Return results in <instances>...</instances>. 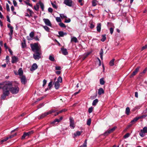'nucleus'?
Returning a JSON list of instances; mask_svg holds the SVG:
<instances>
[{"label": "nucleus", "instance_id": "bf43d9fd", "mask_svg": "<svg viewBox=\"0 0 147 147\" xmlns=\"http://www.w3.org/2000/svg\"><path fill=\"white\" fill-rule=\"evenodd\" d=\"M110 31L111 34H112L113 32V28L111 27L110 28Z\"/></svg>", "mask_w": 147, "mask_h": 147}, {"label": "nucleus", "instance_id": "f8f14e48", "mask_svg": "<svg viewBox=\"0 0 147 147\" xmlns=\"http://www.w3.org/2000/svg\"><path fill=\"white\" fill-rule=\"evenodd\" d=\"M20 79L22 83L23 84H25L27 82V80L25 76H21L20 77Z\"/></svg>", "mask_w": 147, "mask_h": 147}, {"label": "nucleus", "instance_id": "0eeeda50", "mask_svg": "<svg viewBox=\"0 0 147 147\" xmlns=\"http://www.w3.org/2000/svg\"><path fill=\"white\" fill-rule=\"evenodd\" d=\"M33 131H30L28 132L24 133L23 135L22 136L21 139L22 140H24L25 139L26 137H29L31 134H33Z\"/></svg>", "mask_w": 147, "mask_h": 147}, {"label": "nucleus", "instance_id": "dca6fc26", "mask_svg": "<svg viewBox=\"0 0 147 147\" xmlns=\"http://www.w3.org/2000/svg\"><path fill=\"white\" fill-rule=\"evenodd\" d=\"M62 51V53L64 55H68V53L66 49L63 48H61V49Z\"/></svg>", "mask_w": 147, "mask_h": 147}, {"label": "nucleus", "instance_id": "7c9ffc66", "mask_svg": "<svg viewBox=\"0 0 147 147\" xmlns=\"http://www.w3.org/2000/svg\"><path fill=\"white\" fill-rule=\"evenodd\" d=\"M39 4L40 5L42 11H43L44 10V6L43 3L41 2V1H40L39 2Z\"/></svg>", "mask_w": 147, "mask_h": 147}, {"label": "nucleus", "instance_id": "423d86ee", "mask_svg": "<svg viewBox=\"0 0 147 147\" xmlns=\"http://www.w3.org/2000/svg\"><path fill=\"white\" fill-rule=\"evenodd\" d=\"M63 3L70 7H73L74 3L72 0H64Z\"/></svg>", "mask_w": 147, "mask_h": 147}, {"label": "nucleus", "instance_id": "680f3d73", "mask_svg": "<svg viewBox=\"0 0 147 147\" xmlns=\"http://www.w3.org/2000/svg\"><path fill=\"white\" fill-rule=\"evenodd\" d=\"M53 9L51 7H49L48 9V11L50 13H52L53 12Z\"/></svg>", "mask_w": 147, "mask_h": 147}, {"label": "nucleus", "instance_id": "f3484780", "mask_svg": "<svg viewBox=\"0 0 147 147\" xmlns=\"http://www.w3.org/2000/svg\"><path fill=\"white\" fill-rule=\"evenodd\" d=\"M63 119V117H61L59 119H56L54 121L51 123V124H55L56 122H60Z\"/></svg>", "mask_w": 147, "mask_h": 147}, {"label": "nucleus", "instance_id": "72a5a7b5", "mask_svg": "<svg viewBox=\"0 0 147 147\" xmlns=\"http://www.w3.org/2000/svg\"><path fill=\"white\" fill-rule=\"evenodd\" d=\"M130 109L129 107H127L125 109V113L127 115H129Z\"/></svg>", "mask_w": 147, "mask_h": 147}, {"label": "nucleus", "instance_id": "8fccbe9b", "mask_svg": "<svg viewBox=\"0 0 147 147\" xmlns=\"http://www.w3.org/2000/svg\"><path fill=\"white\" fill-rule=\"evenodd\" d=\"M91 123V119H88L87 121V124L88 125H90Z\"/></svg>", "mask_w": 147, "mask_h": 147}, {"label": "nucleus", "instance_id": "774afa93", "mask_svg": "<svg viewBox=\"0 0 147 147\" xmlns=\"http://www.w3.org/2000/svg\"><path fill=\"white\" fill-rule=\"evenodd\" d=\"M8 51H9V52L10 53V54L11 55H13V52H12V51L11 50L10 48H9L8 49Z\"/></svg>", "mask_w": 147, "mask_h": 147}, {"label": "nucleus", "instance_id": "4d7b16f0", "mask_svg": "<svg viewBox=\"0 0 147 147\" xmlns=\"http://www.w3.org/2000/svg\"><path fill=\"white\" fill-rule=\"evenodd\" d=\"M47 82V81L45 80L44 79L43 81V85L42 86L44 87L46 84Z\"/></svg>", "mask_w": 147, "mask_h": 147}, {"label": "nucleus", "instance_id": "58836bf2", "mask_svg": "<svg viewBox=\"0 0 147 147\" xmlns=\"http://www.w3.org/2000/svg\"><path fill=\"white\" fill-rule=\"evenodd\" d=\"M81 133L82 132L79 131H77L76 132V133L74 134V135L76 136H79L81 135Z\"/></svg>", "mask_w": 147, "mask_h": 147}, {"label": "nucleus", "instance_id": "ddd939ff", "mask_svg": "<svg viewBox=\"0 0 147 147\" xmlns=\"http://www.w3.org/2000/svg\"><path fill=\"white\" fill-rule=\"evenodd\" d=\"M14 136L13 135H11L9 137H7L5 138L1 141V144L3 143L4 142H5L9 139L12 138Z\"/></svg>", "mask_w": 147, "mask_h": 147}, {"label": "nucleus", "instance_id": "e433bc0d", "mask_svg": "<svg viewBox=\"0 0 147 147\" xmlns=\"http://www.w3.org/2000/svg\"><path fill=\"white\" fill-rule=\"evenodd\" d=\"M87 139H86L83 145L81 146L80 147H87Z\"/></svg>", "mask_w": 147, "mask_h": 147}, {"label": "nucleus", "instance_id": "49530a36", "mask_svg": "<svg viewBox=\"0 0 147 147\" xmlns=\"http://www.w3.org/2000/svg\"><path fill=\"white\" fill-rule=\"evenodd\" d=\"M130 135V134L129 133L126 134L123 137L125 138H126L129 137Z\"/></svg>", "mask_w": 147, "mask_h": 147}, {"label": "nucleus", "instance_id": "4c0bfd02", "mask_svg": "<svg viewBox=\"0 0 147 147\" xmlns=\"http://www.w3.org/2000/svg\"><path fill=\"white\" fill-rule=\"evenodd\" d=\"M13 27H11V29H10V33H9V34L11 37L12 36V35L13 34Z\"/></svg>", "mask_w": 147, "mask_h": 147}, {"label": "nucleus", "instance_id": "6e6552de", "mask_svg": "<svg viewBox=\"0 0 147 147\" xmlns=\"http://www.w3.org/2000/svg\"><path fill=\"white\" fill-rule=\"evenodd\" d=\"M70 125L69 126L72 129H74L75 127L74 120L72 117H70L69 118Z\"/></svg>", "mask_w": 147, "mask_h": 147}, {"label": "nucleus", "instance_id": "de8ad7c7", "mask_svg": "<svg viewBox=\"0 0 147 147\" xmlns=\"http://www.w3.org/2000/svg\"><path fill=\"white\" fill-rule=\"evenodd\" d=\"M6 63L7 64H8L9 62V57L8 56H7L6 57Z\"/></svg>", "mask_w": 147, "mask_h": 147}, {"label": "nucleus", "instance_id": "39448f33", "mask_svg": "<svg viewBox=\"0 0 147 147\" xmlns=\"http://www.w3.org/2000/svg\"><path fill=\"white\" fill-rule=\"evenodd\" d=\"M147 133V127H145L143 129H141L139 133L140 136L142 137H144L145 135V133Z\"/></svg>", "mask_w": 147, "mask_h": 147}, {"label": "nucleus", "instance_id": "ea45409f", "mask_svg": "<svg viewBox=\"0 0 147 147\" xmlns=\"http://www.w3.org/2000/svg\"><path fill=\"white\" fill-rule=\"evenodd\" d=\"M106 39V35L104 34L102 35V38L101 39V40L102 42H104Z\"/></svg>", "mask_w": 147, "mask_h": 147}, {"label": "nucleus", "instance_id": "1a4fd4ad", "mask_svg": "<svg viewBox=\"0 0 147 147\" xmlns=\"http://www.w3.org/2000/svg\"><path fill=\"white\" fill-rule=\"evenodd\" d=\"M117 128L116 127H114L112 128L107 130L104 134L105 136H107L110 133L113 132Z\"/></svg>", "mask_w": 147, "mask_h": 147}, {"label": "nucleus", "instance_id": "f704fd0d", "mask_svg": "<svg viewBox=\"0 0 147 147\" xmlns=\"http://www.w3.org/2000/svg\"><path fill=\"white\" fill-rule=\"evenodd\" d=\"M139 119V118L138 117H135L133 120L131 121V123H134L135 122L137 121Z\"/></svg>", "mask_w": 147, "mask_h": 147}, {"label": "nucleus", "instance_id": "20e7f679", "mask_svg": "<svg viewBox=\"0 0 147 147\" xmlns=\"http://www.w3.org/2000/svg\"><path fill=\"white\" fill-rule=\"evenodd\" d=\"M55 111L53 110H51L47 112H45L39 115L38 117V119H42L47 115L50 114L52 113H54Z\"/></svg>", "mask_w": 147, "mask_h": 147}, {"label": "nucleus", "instance_id": "412c9836", "mask_svg": "<svg viewBox=\"0 0 147 147\" xmlns=\"http://www.w3.org/2000/svg\"><path fill=\"white\" fill-rule=\"evenodd\" d=\"M58 34L60 36L63 37L64 35H66L67 33L66 32H64L63 31H59Z\"/></svg>", "mask_w": 147, "mask_h": 147}, {"label": "nucleus", "instance_id": "5fc2aeb1", "mask_svg": "<svg viewBox=\"0 0 147 147\" xmlns=\"http://www.w3.org/2000/svg\"><path fill=\"white\" fill-rule=\"evenodd\" d=\"M52 83L53 82L52 81H51V82H50L48 84V86L50 88H51L52 86Z\"/></svg>", "mask_w": 147, "mask_h": 147}, {"label": "nucleus", "instance_id": "cd10ccee", "mask_svg": "<svg viewBox=\"0 0 147 147\" xmlns=\"http://www.w3.org/2000/svg\"><path fill=\"white\" fill-rule=\"evenodd\" d=\"M98 1L96 0L92 1V5L93 6H95L97 4Z\"/></svg>", "mask_w": 147, "mask_h": 147}, {"label": "nucleus", "instance_id": "a19ab883", "mask_svg": "<svg viewBox=\"0 0 147 147\" xmlns=\"http://www.w3.org/2000/svg\"><path fill=\"white\" fill-rule=\"evenodd\" d=\"M100 84L101 85H104L105 83V82L103 78H101L100 79Z\"/></svg>", "mask_w": 147, "mask_h": 147}, {"label": "nucleus", "instance_id": "603ef678", "mask_svg": "<svg viewBox=\"0 0 147 147\" xmlns=\"http://www.w3.org/2000/svg\"><path fill=\"white\" fill-rule=\"evenodd\" d=\"M29 2L30 1H24L25 3H26V5L32 7V4L29 3Z\"/></svg>", "mask_w": 147, "mask_h": 147}, {"label": "nucleus", "instance_id": "0e129e2a", "mask_svg": "<svg viewBox=\"0 0 147 147\" xmlns=\"http://www.w3.org/2000/svg\"><path fill=\"white\" fill-rule=\"evenodd\" d=\"M146 48H147V44L142 47V50H144L146 49Z\"/></svg>", "mask_w": 147, "mask_h": 147}, {"label": "nucleus", "instance_id": "4be33fe9", "mask_svg": "<svg viewBox=\"0 0 147 147\" xmlns=\"http://www.w3.org/2000/svg\"><path fill=\"white\" fill-rule=\"evenodd\" d=\"M27 11L30 14H29V18H30V17H32V15L33 13V12L29 8H28L27 9Z\"/></svg>", "mask_w": 147, "mask_h": 147}, {"label": "nucleus", "instance_id": "338daca9", "mask_svg": "<svg viewBox=\"0 0 147 147\" xmlns=\"http://www.w3.org/2000/svg\"><path fill=\"white\" fill-rule=\"evenodd\" d=\"M13 5L15 6H17V4L16 1L15 0L13 1Z\"/></svg>", "mask_w": 147, "mask_h": 147}, {"label": "nucleus", "instance_id": "c9c22d12", "mask_svg": "<svg viewBox=\"0 0 147 147\" xmlns=\"http://www.w3.org/2000/svg\"><path fill=\"white\" fill-rule=\"evenodd\" d=\"M115 60V59H113L110 61L109 64L110 66H113L114 65V61Z\"/></svg>", "mask_w": 147, "mask_h": 147}, {"label": "nucleus", "instance_id": "09e8293b", "mask_svg": "<svg viewBox=\"0 0 147 147\" xmlns=\"http://www.w3.org/2000/svg\"><path fill=\"white\" fill-rule=\"evenodd\" d=\"M93 107H90L88 109V112L89 113H92L93 111Z\"/></svg>", "mask_w": 147, "mask_h": 147}, {"label": "nucleus", "instance_id": "9b49d317", "mask_svg": "<svg viewBox=\"0 0 147 147\" xmlns=\"http://www.w3.org/2000/svg\"><path fill=\"white\" fill-rule=\"evenodd\" d=\"M43 20L46 25L49 26H51V22L48 19L44 18Z\"/></svg>", "mask_w": 147, "mask_h": 147}, {"label": "nucleus", "instance_id": "c03bdc74", "mask_svg": "<svg viewBox=\"0 0 147 147\" xmlns=\"http://www.w3.org/2000/svg\"><path fill=\"white\" fill-rule=\"evenodd\" d=\"M43 27L44 29L47 31L49 32V28L47 26H43Z\"/></svg>", "mask_w": 147, "mask_h": 147}, {"label": "nucleus", "instance_id": "2eb2a0df", "mask_svg": "<svg viewBox=\"0 0 147 147\" xmlns=\"http://www.w3.org/2000/svg\"><path fill=\"white\" fill-rule=\"evenodd\" d=\"M38 68V66L36 63H34L30 68V70L33 71L36 70Z\"/></svg>", "mask_w": 147, "mask_h": 147}, {"label": "nucleus", "instance_id": "052dcab7", "mask_svg": "<svg viewBox=\"0 0 147 147\" xmlns=\"http://www.w3.org/2000/svg\"><path fill=\"white\" fill-rule=\"evenodd\" d=\"M147 70V68L146 67L145 69L143 70L142 72H141L143 74H144L146 72Z\"/></svg>", "mask_w": 147, "mask_h": 147}, {"label": "nucleus", "instance_id": "6e6d98bb", "mask_svg": "<svg viewBox=\"0 0 147 147\" xmlns=\"http://www.w3.org/2000/svg\"><path fill=\"white\" fill-rule=\"evenodd\" d=\"M55 69L56 70H60L61 69V67L60 66H56L55 67Z\"/></svg>", "mask_w": 147, "mask_h": 147}, {"label": "nucleus", "instance_id": "69168bd1", "mask_svg": "<svg viewBox=\"0 0 147 147\" xmlns=\"http://www.w3.org/2000/svg\"><path fill=\"white\" fill-rule=\"evenodd\" d=\"M71 21V20L70 19H69L67 20V19H65V23H69Z\"/></svg>", "mask_w": 147, "mask_h": 147}, {"label": "nucleus", "instance_id": "37998d69", "mask_svg": "<svg viewBox=\"0 0 147 147\" xmlns=\"http://www.w3.org/2000/svg\"><path fill=\"white\" fill-rule=\"evenodd\" d=\"M60 26L61 27L66 28V26L62 22H61L59 24Z\"/></svg>", "mask_w": 147, "mask_h": 147}, {"label": "nucleus", "instance_id": "a18cd8bd", "mask_svg": "<svg viewBox=\"0 0 147 147\" xmlns=\"http://www.w3.org/2000/svg\"><path fill=\"white\" fill-rule=\"evenodd\" d=\"M60 16L62 19L65 18H67V16H65L63 14H60Z\"/></svg>", "mask_w": 147, "mask_h": 147}, {"label": "nucleus", "instance_id": "393cba45", "mask_svg": "<svg viewBox=\"0 0 147 147\" xmlns=\"http://www.w3.org/2000/svg\"><path fill=\"white\" fill-rule=\"evenodd\" d=\"M60 87V84L58 82H56L55 84V87L56 89H58Z\"/></svg>", "mask_w": 147, "mask_h": 147}, {"label": "nucleus", "instance_id": "f257e3e1", "mask_svg": "<svg viewBox=\"0 0 147 147\" xmlns=\"http://www.w3.org/2000/svg\"><path fill=\"white\" fill-rule=\"evenodd\" d=\"M30 46L32 51L34 53L33 57L36 60H39L41 58L42 54L41 47L38 42L30 44Z\"/></svg>", "mask_w": 147, "mask_h": 147}, {"label": "nucleus", "instance_id": "f03ea898", "mask_svg": "<svg viewBox=\"0 0 147 147\" xmlns=\"http://www.w3.org/2000/svg\"><path fill=\"white\" fill-rule=\"evenodd\" d=\"M11 85V82L9 81L0 82V89H2L3 92V94L1 96L2 99H5L6 96L9 95V92L8 89Z\"/></svg>", "mask_w": 147, "mask_h": 147}, {"label": "nucleus", "instance_id": "9d476101", "mask_svg": "<svg viewBox=\"0 0 147 147\" xmlns=\"http://www.w3.org/2000/svg\"><path fill=\"white\" fill-rule=\"evenodd\" d=\"M140 68V66H138L136 68L134 71L132 73L131 75L130 76V77L131 78H132L136 75L139 71Z\"/></svg>", "mask_w": 147, "mask_h": 147}, {"label": "nucleus", "instance_id": "c756f323", "mask_svg": "<svg viewBox=\"0 0 147 147\" xmlns=\"http://www.w3.org/2000/svg\"><path fill=\"white\" fill-rule=\"evenodd\" d=\"M51 4L53 8L57 9V6L56 5V2H55L54 3L51 2Z\"/></svg>", "mask_w": 147, "mask_h": 147}, {"label": "nucleus", "instance_id": "e2e57ef3", "mask_svg": "<svg viewBox=\"0 0 147 147\" xmlns=\"http://www.w3.org/2000/svg\"><path fill=\"white\" fill-rule=\"evenodd\" d=\"M147 116V115H143L141 116L138 117L139 118V119L142 118H143L144 117H146Z\"/></svg>", "mask_w": 147, "mask_h": 147}, {"label": "nucleus", "instance_id": "b1692460", "mask_svg": "<svg viewBox=\"0 0 147 147\" xmlns=\"http://www.w3.org/2000/svg\"><path fill=\"white\" fill-rule=\"evenodd\" d=\"M101 25L100 23L98 24L97 27V30L98 32H100L101 30Z\"/></svg>", "mask_w": 147, "mask_h": 147}, {"label": "nucleus", "instance_id": "864d4df0", "mask_svg": "<svg viewBox=\"0 0 147 147\" xmlns=\"http://www.w3.org/2000/svg\"><path fill=\"white\" fill-rule=\"evenodd\" d=\"M56 19L57 22H61V21L60 17H57L56 18Z\"/></svg>", "mask_w": 147, "mask_h": 147}, {"label": "nucleus", "instance_id": "c85d7f7f", "mask_svg": "<svg viewBox=\"0 0 147 147\" xmlns=\"http://www.w3.org/2000/svg\"><path fill=\"white\" fill-rule=\"evenodd\" d=\"M49 59L52 61H55V58L53 55H50L49 56Z\"/></svg>", "mask_w": 147, "mask_h": 147}, {"label": "nucleus", "instance_id": "6ab92c4d", "mask_svg": "<svg viewBox=\"0 0 147 147\" xmlns=\"http://www.w3.org/2000/svg\"><path fill=\"white\" fill-rule=\"evenodd\" d=\"M21 46L22 48H24L26 47V40L24 38L23 39V42L21 43Z\"/></svg>", "mask_w": 147, "mask_h": 147}, {"label": "nucleus", "instance_id": "13d9d810", "mask_svg": "<svg viewBox=\"0 0 147 147\" xmlns=\"http://www.w3.org/2000/svg\"><path fill=\"white\" fill-rule=\"evenodd\" d=\"M6 7L7 11H10L9 7V5L7 3L6 4Z\"/></svg>", "mask_w": 147, "mask_h": 147}, {"label": "nucleus", "instance_id": "7ed1b4c3", "mask_svg": "<svg viewBox=\"0 0 147 147\" xmlns=\"http://www.w3.org/2000/svg\"><path fill=\"white\" fill-rule=\"evenodd\" d=\"M10 82H11L12 85L8 89L9 91H10V92L13 94H16L18 93L19 91V88L17 86L12 87L13 82L10 81Z\"/></svg>", "mask_w": 147, "mask_h": 147}, {"label": "nucleus", "instance_id": "5701e85b", "mask_svg": "<svg viewBox=\"0 0 147 147\" xmlns=\"http://www.w3.org/2000/svg\"><path fill=\"white\" fill-rule=\"evenodd\" d=\"M18 74L20 76H22L23 74V71L22 68H20L18 70Z\"/></svg>", "mask_w": 147, "mask_h": 147}, {"label": "nucleus", "instance_id": "3c124183", "mask_svg": "<svg viewBox=\"0 0 147 147\" xmlns=\"http://www.w3.org/2000/svg\"><path fill=\"white\" fill-rule=\"evenodd\" d=\"M67 111V109H62V110H61L60 111H59V113H61L63 112H65L66 111Z\"/></svg>", "mask_w": 147, "mask_h": 147}, {"label": "nucleus", "instance_id": "a211bd4d", "mask_svg": "<svg viewBox=\"0 0 147 147\" xmlns=\"http://www.w3.org/2000/svg\"><path fill=\"white\" fill-rule=\"evenodd\" d=\"M104 93V91L102 88H100L98 90V94L99 95H101Z\"/></svg>", "mask_w": 147, "mask_h": 147}, {"label": "nucleus", "instance_id": "2f4dec72", "mask_svg": "<svg viewBox=\"0 0 147 147\" xmlns=\"http://www.w3.org/2000/svg\"><path fill=\"white\" fill-rule=\"evenodd\" d=\"M98 100L97 99H96L94 100L92 102V105L93 106H95L98 102Z\"/></svg>", "mask_w": 147, "mask_h": 147}, {"label": "nucleus", "instance_id": "aec40b11", "mask_svg": "<svg viewBox=\"0 0 147 147\" xmlns=\"http://www.w3.org/2000/svg\"><path fill=\"white\" fill-rule=\"evenodd\" d=\"M30 36V38L28 39V40H30L33 39V37L34 36V33L33 32H31L29 34Z\"/></svg>", "mask_w": 147, "mask_h": 147}, {"label": "nucleus", "instance_id": "473e14b6", "mask_svg": "<svg viewBox=\"0 0 147 147\" xmlns=\"http://www.w3.org/2000/svg\"><path fill=\"white\" fill-rule=\"evenodd\" d=\"M71 41H73L75 43H76L78 42V40L76 37H73L71 38Z\"/></svg>", "mask_w": 147, "mask_h": 147}, {"label": "nucleus", "instance_id": "bb28decb", "mask_svg": "<svg viewBox=\"0 0 147 147\" xmlns=\"http://www.w3.org/2000/svg\"><path fill=\"white\" fill-rule=\"evenodd\" d=\"M92 52V51H89L88 52L86 53H85L83 55L84 57L86 58L90 54H91Z\"/></svg>", "mask_w": 147, "mask_h": 147}, {"label": "nucleus", "instance_id": "a878e982", "mask_svg": "<svg viewBox=\"0 0 147 147\" xmlns=\"http://www.w3.org/2000/svg\"><path fill=\"white\" fill-rule=\"evenodd\" d=\"M99 54L100 58L101 60L103 59V51L102 49H101L100 51Z\"/></svg>", "mask_w": 147, "mask_h": 147}, {"label": "nucleus", "instance_id": "79ce46f5", "mask_svg": "<svg viewBox=\"0 0 147 147\" xmlns=\"http://www.w3.org/2000/svg\"><path fill=\"white\" fill-rule=\"evenodd\" d=\"M62 78L60 76H59L57 79V81L56 82H58L59 83V82L60 83H61L62 82Z\"/></svg>", "mask_w": 147, "mask_h": 147}, {"label": "nucleus", "instance_id": "4468645a", "mask_svg": "<svg viewBox=\"0 0 147 147\" xmlns=\"http://www.w3.org/2000/svg\"><path fill=\"white\" fill-rule=\"evenodd\" d=\"M11 58V62L12 63L17 62L18 60V58L14 56H12Z\"/></svg>", "mask_w": 147, "mask_h": 147}]
</instances>
